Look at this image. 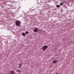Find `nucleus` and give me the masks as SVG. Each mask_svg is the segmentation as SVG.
Here are the masks:
<instances>
[{"label": "nucleus", "mask_w": 74, "mask_h": 74, "mask_svg": "<svg viewBox=\"0 0 74 74\" xmlns=\"http://www.w3.org/2000/svg\"><path fill=\"white\" fill-rule=\"evenodd\" d=\"M15 24L17 26H20L21 21L19 20H17L15 22Z\"/></svg>", "instance_id": "obj_1"}, {"label": "nucleus", "mask_w": 74, "mask_h": 74, "mask_svg": "<svg viewBox=\"0 0 74 74\" xmlns=\"http://www.w3.org/2000/svg\"><path fill=\"white\" fill-rule=\"evenodd\" d=\"M48 48V46L46 45L43 46L42 48V49L43 51H45V50L47 49Z\"/></svg>", "instance_id": "obj_2"}, {"label": "nucleus", "mask_w": 74, "mask_h": 74, "mask_svg": "<svg viewBox=\"0 0 74 74\" xmlns=\"http://www.w3.org/2000/svg\"><path fill=\"white\" fill-rule=\"evenodd\" d=\"M33 31L34 32H35V33H37L38 31V28H35L34 29Z\"/></svg>", "instance_id": "obj_3"}, {"label": "nucleus", "mask_w": 74, "mask_h": 74, "mask_svg": "<svg viewBox=\"0 0 74 74\" xmlns=\"http://www.w3.org/2000/svg\"><path fill=\"white\" fill-rule=\"evenodd\" d=\"M10 74H15V72H14V71H10Z\"/></svg>", "instance_id": "obj_4"}, {"label": "nucleus", "mask_w": 74, "mask_h": 74, "mask_svg": "<svg viewBox=\"0 0 74 74\" xmlns=\"http://www.w3.org/2000/svg\"><path fill=\"white\" fill-rule=\"evenodd\" d=\"M57 62H58V61H57V60H53V64L56 63H57Z\"/></svg>", "instance_id": "obj_5"}, {"label": "nucleus", "mask_w": 74, "mask_h": 74, "mask_svg": "<svg viewBox=\"0 0 74 74\" xmlns=\"http://www.w3.org/2000/svg\"><path fill=\"white\" fill-rule=\"evenodd\" d=\"M18 66H19V68H21V67H22V64H20Z\"/></svg>", "instance_id": "obj_6"}, {"label": "nucleus", "mask_w": 74, "mask_h": 74, "mask_svg": "<svg viewBox=\"0 0 74 74\" xmlns=\"http://www.w3.org/2000/svg\"><path fill=\"white\" fill-rule=\"evenodd\" d=\"M16 71H17V72H18V73H20V71H21L19 69H17Z\"/></svg>", "instance_id": "obj_7"}, {"label": "nucleus", "mask_w": 74, "mask_h": 74, "mask_svg": "<svg viewBox=\"0 0 74 74\" xmlns=\"http://www.w3.org/2000/svg\"><path fill=\"white\" fill-rule=\"evenodd\" d=\"M22 36H25V33H23L22 34Z\"/></svg>", "instance_id": "obj_8"}, {"label": "nucleus", "mask_w": 74, "mask_h": 74, "mask_svg": "<svg viewBox=\"0 0 74 74\" xmlns=\"http://www.w3.org/2000/svg\"><path fill=\"white\" fill-rule=\"evenodd\" d=\"M63 3L62 2L61 3H60V5H63Z\"/></svg>", "instance_id": "obj_9"}, {"label": "nucleus", "mask_w": 74, "mask_h": 74, "mask_svg": "<svg viewBox=\"0 0 74 74\" xmlns=\"http://www.w3.org/2000/svg\"><path fill=\"white\" fill-rule=\"evenodd\" d=\"M25 33H26V34H29V33L27 31V32H25Z\"/></svg>", "instance_id": "obj_10"}, {"label": "nucleus", "mask_w": 74, "mask_h": 74, "mask_svg": "<svg viewBox=\"0 0 74 74\" xmlns=\"http://www.w3.org/2000/svg\"><path fill=\"white\" fill-rule=\"evenodd\" d=\"M56 7H57L59 8V7H60V6L58 5H56Z\"/></svg>", "instance_id": "obj_11"}, {"label": "nucleus", "mask_w": 74, "mask_h": 74, "mask_svg": "<svg viewBox=\"0 0 74 74\" xmlns=\"http://www.w3.org/2000/svg\"><path fill=\"white\" fill-rule=\"evenodd\" d=\"M56 74H59L58 73H56Z\"/></svg>", "instance_id": "obj_12"}]
</instances>
